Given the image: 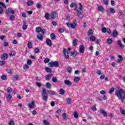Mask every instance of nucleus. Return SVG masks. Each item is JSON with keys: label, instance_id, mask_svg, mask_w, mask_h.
<instances>
[{"label": "nucleus", "instance_id": "1", "mask_svg": "<svg viewBox=\"0 0 125 125\" xmlns=\"http://www.w3.org/2000/svg\"><path fill=\"white\" fill-rule=\"evenodd\" d=\"M115 96L118 97L123 103L125 99V91L123 88L119 87L115 91Z\"/></svg>", "mask_w": 125, "mask_h": 125}, {"label": "nucleus", "instance_id": "2", "mask_svg": "<svg viewBox=\"0 0 125 125\" xmlns=\"http://www.w3.org/2000/svg\"><path fill=\"white\" fill-rule=\"evenodd\" d=\"M79 4L80 5V7L79 8V10H77V16L80 18H83V17L84 15H83V13L81 12V11H83V5L82 4V3H79Z\"/></svg>", "mask_w": 125, "mask_h": 125}, {"label": "nucleus", "instance_id": "3", "mask_svg": "<svg viewBox=\"0 0 125 125\" xmlns=\"http://www.w3.org/2000/svg\"><path fill=\"white\" fill-rule=\"evenodd\" d=\"M66 26L68 27V28H72V29H75L76 27H77V20H75L73 23L72 22H66L65 23Z\"/></svg>", "mask_w": 125, "mask_h": 125}, {"label": "nucleus", "instance_id": "4", "mask_svg": "<svg viewBox=\"0 0 125 125\" xmlns=\"http://www.w3.org/2000/svg\"><path fill=\"white\" fill-rule=\"evenodd\" d=\"M42 99L44 101H47V98H48V97L45 89H42Z\"/></svg>", "mask_w": 125, "mask_h": 125}, {"label": "nucleus", "instance_id": "5", "mask_svg": "<svg viewBox=\"0 0 125 125\" xmlns=\"http://www.w3.org/2000/svg\"><path fill=\"white\" fill-rule=\"evenodd\" d=\"M49 67H59V62H50L48 63Z\"/></svg>", "mask_w": 125, "mask_h": 125}, {"label": "nucleus", "instance_id": "6", "mask_svg": "<svg viewBox=\"0 0 125 125\" xmlns=\"http://www.w3.org/2000/svg\"><path fill=\"white\" fill-rule=\"evenodd\" d=\"M57 16V11L52 12L51 13V19H55Z\"/></svg>", "mask_w": 125, "mask_h": 125}, {"label": "nucleus", "instance_id": "7", "mask_svg": "<svg viewBox=\"0 0 125 125\" xmlns=\"http://www.w3.org/2000/svg\"><path fill=\"white\" fill-rule=\"evenodd\" d=\"M79 51L80 53H83L84 52V46L83 45H80Z\"/></svg>", "mask_w": 125, "mask_h": 125}, {"label": "nucleus", "instance_id": "8", "mask_svg": "<svg viewBox=\"0 0 125 125\" xmlns=\"http://www.w3.org/2000/svg\"><path fill=\"white\" fill-rule=\"evenodd\" d=\"M46 43L47 45H48L49 46H51L52 45V41L49 39H47L46 40Z\"/></svg>", "mask_w": 125, "mask_h": 125}, {"label": "nucleus", "instance_id": "9", "mask_svg": "<svg viewBox=\"0 0 125 125\" xmlns=\"http://www.w3.org/2000/svg\"><path fill=\"white\" fill-rule=\"evenodd\" d=\"M8 58V55L6 53L3 54L1 56V59L2 60H6Z\"/></svg>", "mask_w": 125, "mask_h": 125}, {"label": "nucleus", "instance_id": "10", "mask_svg": "<svg viewBox=\"0 0 125 125\" xmlns=\"http://www.w3.org/2000/svg\"><path fill=\"white\" fill-rule=\"evenodd\" d=\"M70 55L72 57H76L78 56V52L76 50H74L73 51L70 52Z\"/></svg>", "mask_w": 125, "mask_h": 125}, {"label": "nucleus", "instance_id": "11", "mask_svg": "<svg viewBox=\"0 0 125 125\" xmlns=\"http://www.w3.org/2000/svg\"><path fill=\"white\" fill-rule=\"evenodd\" d=\"M118 59L117 62V63H121L122 61L124 60V58H123V56L121 55H119L118 56Z\"/></svg>", "mask_w": 125, "mask_h": 125}, {"label": "nucleus", "instance_id": "12", "mask_svg": "<svg viewBox=\"0 0 125 125\" xmlns=\"http://www.w3.org/2000/svg\"><path fill=\"white\" fill-rule=\"evenodd\" d=\"M100 114H102V115H103L104 117H107L108 116V114H107V112L105 111L103 109H101L100 111Z\"/></svg>", "mask_w": 125, "mask_h": 125}, {"label": "nucleus", "instance_id": "13", "mask_svg": "<svg viewBox=\"0 0 125 125\" xmlns=\"http://www.w3.org/2000/svg\"><path fill=\"white\" fill-rule=\"evenodd\" d=\"M28 106L30 109H33L35 107V102L32 101L31 103L28 104Z\"/></svg>", "mask_w": 125, "mask_h": 125}, {"label": "nucleus", "instance_id": "14", "mask_svg": "<svg viewBox=\"0 0 125 125\" xmlns=\"http://www.w3.org/2000/svg\"><path fill=\"white\" fill-rule=\"evenodd\" d=\"M50 36L51 40H52V41H54L55 40H56V35H55V34L52 33Z\"/></svg>", "mask_w": 125, "mask_h": 125}, {"label": "nucleus", "instance_id": "15", "mask_svg": "<svg viewBox=\"0 0 125 125\" xmlns=\"http://www.w3.org/2000/svg\"><path fill=\"white\" fill-rule=\"evenodd\" d=\"M112 35L114 38H116V37H118V36H119V33H118V31H117V30H114L112 33Z\"/></svg>", "mask_w": 125, "mask_h": 125}, {"label": "nucleus", "instance_id": "16", "mask_svg": "<svg viewBox=\"0 0 125 125\" xmlns=\"http://www.w3.org/2000/svg\"><path fill=\"white\" fill-rule=\"evenodd\" d=\"M64 83L66 84V85H72V82L68 80H64Z\"/></svg>", "mask_w": 125, "mask_h": 125}, {"label": "nucleus", "instance_id": "17", "mask_svg": "<svg viewBox=\"0 0 125 125\" xmlns=\"http://www.w3.org/2000/svg\"><path fill=\"white\" fill-rule=\"evenodd\" d=\"M118 44V45H119V46L121 48H125V45H124L122 43V41H118L117 42Z\"/></svg>", "mask_w": 125, "mask_h": 125}, {"label": "nucleus", "instance_id": "18", "mask_svg": "<svg viewBox=\"0 0 125 125\" xmlns=\"http://www.w3.org/2000/svg\"><path fill=\"white\" fill-rule=\"evenodd\" d=\"M44 17L46 20H49V19H50V14L48 13H46L45 14Z\"/></svg>", "mask_w": 125, "mask_h": 125}, {"label": "nucleus", "instance_id": "19", "mask_svg": "<svg viewBox=\"0 0 125 125\" xmlns=\"http://www.w3.org/2000/svg\"><path fill=\"white\" fill-rule=\"evenodd\" d=\"M62 119H63V121H67L68 120V117L67 116V114L65 113L62 114Z\"/></svg>", "mask_w": 125, "mask_h": 125}, {"label": "nucleus", "instance_id": "20", "mask_svg": "<svg viewBox=\"0 0 125 125\" xmlns=\"http://www.w3.org/2000/svg\"><path fill=\"white\" fill-rule=\"evenodd\" d=\"M37 39L40 40V41H42L43 40V37L42 36V34H39L37 35Z\"/></svg>", "mask_w": 125, "mask_h": 125}, {"label": "nucleus", "instance_id": "21", "mask_svg": "<svg viewBox=\"0 0 125 125\" xmlns=\"http://www.w3.org/2000/svg\"><path fill=\"white\" fill-rule=\"evenodd\" d=\"M59 93L60 94H61V95H64L65 94V90L63 88H61L59 90Z\"/></svg>", "mask_w": 125, "mask_h": 125}, {"label": "nucleus", "instance_id": "22", "mask_svg": "<svg viewBox=\"0 0 125 125\" xmlns=\"http://www.w3.org/2000/svg\"><path fill=\"white\" fill-rule=\"evenodd\" d=\"M70 7L73 8V7H77L78 5H77V3L76 2H72L69 5Z\"/></svg>", "mask_w": 125, "mask_h": 125}, {"label": "nucleus", "instance_id": "23", "mask_svg": "<svg viewBox=\"0 0 125 125\" xmlns=\"http://www.w3.org/2000/svg\"><path fill=\"white\" fill-rule=\"evenodd\" d=\"M53 76V74L51 73L50 74H48L45 76V79L47 80H48L50 79V77H52Z\"/></svg>", "mask_w": 125, "mask_h": 125}, {"label": "nucleus", "instance_id": "24", "mask_svg": "<svg viewBox=\"0 0 125 125\" xmlns=\"http://www.w3.org/2000/svg\"><path fill=\"white\" fill-rule=\"evenodd\" d=\"M45 85L47 88H48L49 89L51 88V83H50L47 82L46 83Z\"/></svg>", "mask_w": 125, "mask_h": 125}, {"label": "nucleus", "instance_id": "25", "mask_svg": "<svg viewBox=\"0 0 125 125\" xmlns=\"http://www.w3.org/2000/svg\"><path fill=\"white\" fill-rule=\"evenodd\" d=\"M90 40L92 42H95V41H96V38L93 35H91L90 36Z\"/></svg>", "mask_w": 125, "mask_h": 125}, {"label": "nucleus", "instance_id": "26", "mask_svg": "<svg viewBox=\"0 0 125 125\" xmlns=\"http://www.w3.org/2000/svg\"><path fill=\"white\" fill-rule=\"evenodd\" d=\"M77 42H78V39L75 38L72 42L73 46H76L77 45Z\"/></svg>", "mask_w": 125, "mask_h": 125}, {"label": "nucleus", "instance_id": "27", "mask_svg": "<svg viewBox=\"0 0 125 125\" xmlns=\"http://www.w3.org/2000/svg\"><path fill=\"white\" fill-rule=\"evenodd\" d=\"M81 80V78L80 77H76L74 79V82L75 83H78Z\"/></svg>", "mask_w": 125, "mask_h": 125}, {"label": "nucleus", "instance_id": "28", "mask_svg": "<svg viewBox=\"0 0 125 125\" xmlns=\"http://www.w3.org/2000/svg\"><path fill=\"white\" fill-rule=\"evenodd\" d=\"M107 42L108 44H112V43H113V40L111 38H109L107 40Z\"/></svg>", "mask_w": 125, "mask_h": 125}, {"label": "nucleus", "instance_id": "29", "mask_svg": "<svg viewBox=\"0 0 125 125\" xmlns=\"http://www.w3.org/2000/svg\"><path fill=\"white\" fill-rule=\"evenodd\" d=\"M42 31V27L41 26H38L36 28V31L37 33H41V31Z\"/></svg>", "mask_w": 125, "mask_h": 125}, {"label": "nucleus", "instance_id": "30", "mask_svg": "<svg viewBox=\"0 0 125 125\" xmlns=\"http://www.w3.org/2000/svg\"><path fill=\"white\" fill-rule=\"evenodd\" d=\"M88 36H92L93 35V31L92 29H89L87 33Z\"/></svg>", "mask_w": 125, "mask_h": 125}, {"label": "nucleus", "instance_id": "31", "mask_svg": "<svg viewBox=\"0 0 125 125\" xmlns=\"http://www.w3.org/2000/svg\"><path fill=\"white\" fill-rule=\"evenodd\" d=\"M16 54V52L15 51L13 50L11 52V53L9 54V56H14Z\"/></svg>", "mask_w": 125, "mask_h": 125}, {"label": "nucleus", "instance_id": "32", "mask_svg": "<svg viewBox=\"0 0 125 125\" xmlns=\"http://www.w3.org/2000/svg\"><path fill=\"white\" fill-rule=\"evenodd\" d=\"M66 103L68 105H71V103H72V101L71 100V98H68L66 99Z\"/></svg>", "mask_w": 125, "mask_h": 125}, {"label": "nucleus", "instance_id": "33", "mask_svg": "<svg viewBox=\"0 0 125 125\" xmlns=\"http://www.w3.org/2000/svg\"><path fill=\"white\" fill-rule=\"evenodd\" d=\"M1 80H3V81H6L7 80V76L5 75H3L1 77Z\"/></svg>", "mask_w": 125, "mask_h": 125}, {"label": "nucleus", "instance_id": "34", "mask_svg": "<svg viewBox=\"0 0 125 125\" xmlns=\"http://www.w3.org/2000/svg\"><path fill=\"white\" fill-rule=\"evenodd\" d=\"M33 3L34 2L32 0H29L27 2V4L28 6H31V5H33Z\"/></svg>", "mask_w": 125, "mask_h": 125}, {"label": "nucleus", "instance_id": "35", "mask_svg": "<svg viewBox=\"0 0 125 125\" xmlns=\"http://www.w3.org/2000/svg\"><path fill=\"white\" fill-rule=\"evenodd\" d=\"M114 91H115V88L111 87L109 91L108 92V93H109V94H112V93H113Z\"/></svg>", "mask_w": 125, "mask_h": 125}, {"label": "nucleus", "instance_id": "36", "mask_svg": "<svg viewBox=\"0 0 125 125\" xmlns=\"http://www.w3.org/2000/svg\"><path fill=\"white\" fill-rule=\"evenodd\" d=\"M45 70H46V72H47V73H50L52 71V70L51 69V68L47 67H45Z\"/></svg>", "mask_w": 125, "mask_h": 125}, {"label": "nucleus", "instance_id": "37", "mask_svg": "<svg viewBox=\"0 0 125 125\" xmlns=\"http://www.w3.org/2000/svg\"><path fill=\"white\" fill-rule=\"evenodd\" d=\"M98 10L99 11H103L104 10V7H102V6H99L98 7Z\"/></svg>", "mask_w": 125, "mask_h": 125}, {"label": "nucleus", "instance_id": "38", "mask_svg": "<svg viewBox=\"0 0 125 125\" xmlns=\"http://www.w3.org/2000/svg\"><path fill=\"white\" fill-rule=\"evenodd\" d=\"M47 93L48 94H51L52 95H54V94H55V92L51 90H48Z\"/></svg>", "mask_w": 125, "mask_h": 125}, {"label": "nucleus", "instance_id": "39", "mask_svg": "<svg viewBox=\"0 0 125 125\" xmlns=\"http://www.w3.org/2000/svg\"><path fill=\"white\" fill-rule=\"evenodd\" d=\"M27 69H29L28 64H24V65L23 66V70H27Z\"/></svg>", "mask_w": 125, "mask_h": 125}, {"label": "nucleus", "instance_id": "40", "mask_svg": "<svg viewBox=\"0 0 125 125\" xmlns=\"http://www.w3.org/2000/svg\"><path fill=\"white\" fill-rule=\"evenodd\" d=\"M120 112L122 114V115H125V110L123 108H120Z\"/></svg>", "mask_w": 125, "mask_h": 125}, {"label": "nucleus", "instance_id": "41", "mask_svg": "<svg viewBox=\"0 0 125 125\" xmlns=\"http://www.w3.org/2000/svg\"><path fill=\"white\" fill-rule=\"evenodd\" d=\"M73 115L75 119H78V118H79V114H78V112H74Z\"/></svg>", "mask_w": 125, "mask_h": 125}, {"label": "nucleus", "instance_id": "42", "mask_svg": "<svg viewBox=\"0 0 125 125\" xmlns=\"http://www.w3.org/2000/svg\"><path fill=\"white\" fill-rule=\"evenodd\" d=\"M6 63L5 61H0V66H3Z\"/></svg>", "mask_w": 125, "mask_h": 125}, {"label": "nucleus", "instance_id": "43", "mask_svg": "<svg viewBox=\"0 0 125 125\" xmlns=\"http://www.w3.org/2000/svg\"><path fill=\"white\" fill-rule=\"evenodd\" d=\"M0 6H2L4 8H6V5L3 3V2L0 1Z\"/></svg>", "mask_w": 125, "mask_h": 125}, {"label": "nucleus", "instance_id": "44", "mask_svg": "<svg viewBox=\"0 0 125 125\" xmlns=\"http://www.w3.org/2000/svg\"><path fill=\"white\" fill-rule=\"evenodd\" d=\"M10 19L13 21V20H15V16L13 15H11L10 16Z\"/></svg>", "mask_w": 125, "mask_h": 125}, {"label": "nucleus", "instance_id": "45", "mask_svg": "<svg viewBox=\"0 0 125 125\" xmlns=\"http://www.w3.org/2000/svg\"><path fill=\"white\" fill-rule=\"evenodd\" d=\"M102 32L104 33H106V32H107V28H106V27H103L102 29Z\"/></svg>", "mask_w": 125, "mask_h": 125}, {"label": "nucleus", "instance_id": "46", "mask_svg": "<svg viewBox=\"0 0 125 125\" xmlns=\"http://www.w3.org/2000/svg\"><path fill=\"white\" fill-rule=\"evenodd\" d=\"M110 11L111 13H116V10L113 8H110Z\"/></svg>", "mask_w": 125, "mask_h": 125}, {"label": "nucleus", "instance_id": "47", "mask_svg": "<svg viewBox=\"0 0 125 125\" xmlns=\"http://www.w3.org/2000/svg\"><path fill=\"white\" fill-rule=\"evenodd\" d=\"M11 98H12V95L11 94H9L7 96V100L8 101V100H10Z\"/></svg>", "mask_w": 125, "mask_h": 125}, {"label": "nucleus", "instance_id": "48", "mask_svg": "<svg viewBox=\"0 0 125 125\" xmlns=\"http://www.w3.org/2000/svg\"><path fill=\"white\" fill-rule=\"evenodd\" d=\"M67 71L68 73H72V67L69 66L67 68Z\"/></svg>", "mask_w": 125, "mask_h": 125}, {"label": "nucleus", "instance_id": "49", "mask_svg": "<svg viewBox=\"0 0 125 125\" xmlns=\"http://www.w3.org/2000/svg\"><path fill=\"white\" fill-rule=\"evenodd\" d=\"M100 94H102L103 95H105V94H106V91H105V90H102L100 92Z\"/></svg>", "mask_w": 125, "mask_h": 125}, {"label": "nucleus", "instance_id": "50", "mask_svg": "<svg viewBox=\"0 0 125 125\" xmlns=\"http://www.w3.org/2000/svg\"><path fill=\"white\" fill-rule=\"evenodd\" d=\"M43 123L45 125H50V124L47 122V120H43Z\"/></svg>", "mask_w": 125, "mask_h": 125}, {"label": "nucleus", "instance_id": "51", "mask_svg": "<svg viewBox=\"0 0 125 125\" xmlns=\"http://www.w3.org/2000/svg\"><path fill=\"white\" fill-rule=\"evenodd\" d=\"M27 47L30 49V48H32V43L31 42H29L27 44Z\"/></svg>", "mask_w": 125, "mask_h": 125}, {"label": "nucleus", "instance_id": "52", "mask_svg": "<svg viewBox=\"0 0 125 125\" xmlns=\"http://www.w3.org/2000/svg\"><path fill=\"white\" fill-rule=\"evenodd\" d=\"M49 61H50V60L47 58H45L44 60V63H49Z\"/></svg>", "mask_w": 125, "mask_h": 125}, {"label": "nucleus", "instance_id": "53", "mask_svg": "<svg viewBox=\"0 0 125 125\" xmlns=\"http://www.w3.org/2000/svg\"><path fill=\"white\" fill-rule=\"evenodd\" d=\"M27 28H28V25L24 24L22 26V29L24 30H27Z\"/></svg>", "mask_w": 125, "mask_h": 125}, {"label": "nucleus", "instance_id": "54", "mask_svg": "<svg viewBox=\"0 0 125 125\" xmlns=\"http://www.w3.org/2000/svg\"><path fill=\"white\" fill-rule=\"evenodd\" d=\"M34 52L36 53H39V52H40V48H36L34 49Z\"/></svg>", "mask_w": 125, "mask_h": 125}, {"label": "nucleus", "instance_id": "55", "mask_svg": "<svg viewBox=\"0 0 125 125\" xmlns=\"http://www.w3.org/2000/svg\"><path fill=\"white\" fill-rule=\"evenodd\" d=\"M32 62L30 60H28L27 61V65H32Z\"/></svg>", "mask_w": 125, "mask_h": 125}, {"label": "nucleus", "instance_id": "56", "mask_svg": "<svg viewBox=\"0 0 125 125\" xmlns=\"http://www.w3.org/2000/svg\"><path fill=\"white\" fill-rule=\"evenodd\" d=\"M103 3L105 5H108V0H103Z\"/></svg>", "mask_w": 125, "mask_h": 125}, {"label": "nucleus", "instance_id": "57", "mask_svg": "<svg viewBox=\"0 0 125 125\" xmlns=\"http://www.w3.org/2000/svg\"><path fill=\"white\" fill-rule=\"evenodd\" d=\"M6 13L7 15L10 14V8H8L7 10H6Z\"/></svg>", "mask_w": 125, "mask_h": 125}, {"label": "nucleus", "instance_id": "58", "mask_svg": "<svg viewBox=\"0 0 125 125\" xmlns=\"http://www.w3.org/2000/svg\"><path fill=\"white\" fill-rule=\"evenodd\" d=\"M52 81L53 82V83H57V78H56V77H53Z\"/></svg>", "mask_w": 125, "mask_h": 125}, {"label": "nucleus", "instance_id": "59", "mask_svg": "<svg viewBox=\"0 0 125 125\" xmlns=\"http://www.w3.org/2000/svg\"><path fill=\"white\" fill-rule=\"evenodd\" d=\"M41 33H42V34H45L46 33V30L45 29H42L41 28Z\"/></svg>", "mask_w": 125, "mask_h": 125}, {"label": "nucleus", "instance_id": "60", "mask_svg": "<svg viewBox=\"0 0 125 125\" xmlns=\"http://www.w3.org/2000/svg\"><path fill=\"white\" fill-rule=\"evenodd\" d=\"M11 91H12V89L9 87L7 89V92H8L9 93H10V92H11Z\"/></svg>", "mask_w": 125, "mask_h": 125}, {"label": "nucleus", "instance_id": "61", "mask_svg": "<svg viewBox=\"0 0 125 125\" xmlns=\"http://www.w3.org/2000/svg\"><path fill=\"white\" fill-rule=\"evenodd\" d=\"M100 79H101V80H104V79H105V74H102L100 76Z\"/></svg>", "mask_w": 125, "mask_h": 125}, {"label": "nucleus", "instance_id": "62", "mask_svg": "<svg viewBox=\"0 0 125 125\" xmlns=\"http://www.w3.org/2000/svg\"><path fill=\"white\" fill-rule=\"evenodd\" d=\"M14 79H15V80H18V79H19V75H15L14 76Z\"/></svg>", "mask_w": 125, "mask_h": 125}, {"label": "nucleus", "instance_id": "63", "mask_svg": "<svg viewBox=\"0 0 125 125\" xmlns=\"http://www.w3.org/2000/svg\"><path fill=\"white\" fill-rule=\"evenodd\" d=\"M92 110L93 111H96L97 110V109L96 108V106L95 105H93L92 106Z\"/></svg>", "mask_w": 125, "mask_h": 125}, {"label": "nucleus", "instance_id": "64", "mask_svg": "<svg viewBox=\"0 0 125 125\" xmlns=\"http://www.w3.org/2000/svg\"><path fill=\"white\" fill-rule=\"evenodd\" d=\"M15 123L13 121H11L9 122V125H14Z\"/></svg>", "mask_w": 125, "mask_h": 125}]
</instances>
